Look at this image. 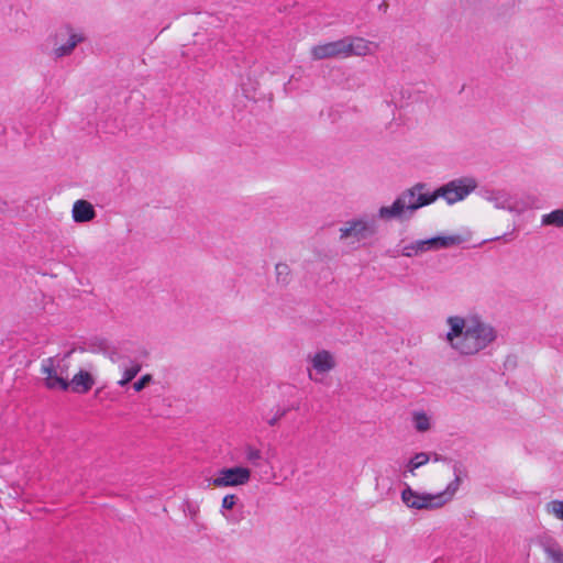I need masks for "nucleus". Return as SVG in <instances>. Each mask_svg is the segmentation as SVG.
I'll use <instances>...</instances> for the list:
<instances>
[{
	"label": "nucleus",
	"instance_id": "obj_1",
	"mask_svg": "<svg viewBox=\"0 0 563 563\" xmlns=\"http://www.w3.org/2000/svg\"><path fill=\"white\" fill-rule=\"evenodd\" d=\"M427 184L417 183L411 188L402 191L391 203V206H383L378 209V218L383 220L401 219L406 213L410 218L415 211L426 207L421 203L423 197H430L431 192H423Z\"/></svg>",
	"mask_w": 563,
	"mask_h": 563
},
{
	"label": "nucleus",
	"instance_id": "obj_2",
	"mask_svg": "<svg viewBox=\"0 0 563 563\" xmlns=\"http://www.w3.org/2000/svg\"><path fill=\"white\" fill-rule=\"evenodd\" d=\"M495 339L496 331L493 327L475 321L472 325L466 327L463 336L453 343V349L461 354L473 355L484 350Z\"/></svg>",
	"mask_w": 563,
	"mask_h": 563
},
{
	"label": "nucleus",
	"instance_id": "obj_3",
	"mask_svg": "<svg viewBox=\"0 0 563 563\" xmlns=\"http://www.w3.org/2000/svg\"><path fill=\"white\" fill-rule=\"evenodd\" d=\"M477 187L473 177H461L442 185L430 194V197L421 199L422 205H431L438 198H443L449 205L463 200Z\"/></svg>",
	"mask_w": 563,
	"mask_h": 563
},
{
	"label": "nucleus",
	"instance_id": "obj_4",
	"mask_svg": "<svg viewBox=\"0 0 563 563\" xmlns=\"http://www.w3.org/2000/svg\"><path fill=\"white\" fill-rule=\"evenodd\" d=\"M377 229L375 218L364 216L346 221L345 224L340 228V239L346 240L354 238L356 241L361 242L372 239L377 233Z\"/></svg>",
	"mask_w": 563,
	"mask_h": 563
},
{
	"label": "nucleus",
	"instance_id": "obj_5",
	"mask_svg": "<svg viewBox=\"0 0 563 563\" xmlns=\"http://www.w3.org/2000/svg\"><path fill=\"white\" fill-rule=\"evenodd\" d=\"M402 503L411 509H437L445 504L443 496H435L428 493H418L413 490L408 484H405V488L401 492Z\"/></svg>",
	"mask_w": 563,
	"mask_h": 563
},
{
	"label": "nucleus",
	"instance_id": "obj_6",
	"mask_svg": "<svg viewBox=\"0 0 563 563\" xmlns=\"http://www.w3.org/2000/svg\"><path fill=\"white\" fill-rule=\"evenodd\" d=\"M252 472L245 466L223 467L218 471L212 478V485L216 487H236L250 482Z\"/></svg>",
	"mask_w": 563,
	"mask_h": 563
},
{
	"label": "nucleus",
	"instance_id": "obj_7",
	"mask_svg": "<svg viewBox=\"0 0 563 563\" xmlns=\"http://www.w3.org/2000/svg\"><path fill=\"white\" fill-rule=\"evenodd\" d=\"M84 41L85 36L75 32L70 25L62 26L55 34V47L53 49L55 58L70 55L75 47Z\"/></svg>",
	"mask_w": 563,
	"mask_h": 563
},
{
	"label": "nucleus",
	"instance_id": "obj_8",
	"mask_svg": "<svg viewBox=\"0 0 563 563\" xmlns=\"http://www.w3.org/2000/svg\"><path fill=\"white\" fill-rule=\"evenodd\" d=\"M54 362L55 360L53 357H48L43 361L42 372L46 374L45 386L48 389H59L66 391L70 387L69 380L67 377H64L66 369L58 365V372L57 368H55Z\"/></svg>",
	"mask_w": 563,
	"mask_h": 563
},
{
	"label": "nucleus",
	"instance_id": "obj_9",
	"mask_svg": "<svg viewBox=\"0 0 563 563\" xmlns=\"http://www.w3.org/2000/svg\"><path fill=\"white\" fill-rule=\"evenodd\" d=\"M346 48H350V46L346 45V37H343L338 41L313 46L311 55L313 59L317 60L336 57L345 58L347 57Z\"/></svg>",
	"mask_w": 563,
	"mask_h": 563
},
{
	"label": "nucleus",
	"instance_id": "obj_10",
	"mask_svg": "<svg viewBox=\"0 0 563 563\" xmlns=\"http://www.w3.org/2000/svg\"><path fill=\"white\" fill-rule=\"evenodd\" d=\"M481 196L494 203V206L498 209H507L510 212H519V210L511 203L510 195L505 190H494V189H482L479 191Z\"/></svg>",
	"mask_w": 563,
	"mask_h": 563
},
{
	"label": "nucleus",
	"instance_id": "obj_11",
	"mask_svg": "<svg viewBox=\"0 0 563 563\" xmlns=\"http://www.w3.org/2000/svg\"><path fill=\"white\" fill-rule=\"evenodd\" d=\"M71 212L76 223L89 222L96 218L93 206L84 199H79L74 203Z\"/></svg>",
	"mask_w": 563,
	"mask_h": 563
},
{
	"label": "nucleus",
	"instance_id": "obj_12",
	"mask_svg": "<svg viewBox=\"0 0 563 563\" xmlns=\"http://www.w3.org/2000/svg\"><path fill=\"white\" fill-rule=\"evenodd\" d=\"M70 389L76 394H87L95 385L93 376L84 369H80L71 380Z\"/></svg>",
	"mask_w": 563,
	"mask_h": 563
},
{
	"label": "nucleus",
	"instance_id": "obj_13",
	"mask_svg": "<svg viewBox=\"0 0 563 563\" xmlns=\"http://www.w3.org/2000/svg\"><path fill=\"white\" fill-rule=\"evenodd\" d=\"M540 545L551 563H563V549L555 539L545 537L540 540Z\"/></svg>",
	"mask_w": 563,
	"mask_h": 563
},
{
	"label": "nucleus",
	"instance_id": "obj_14",
	"mask_svg": "<svg viewBox=\"0 0 563 563\" xmlns=\"http://www.w3.org/2000/svg\"><path fill=\"white\" fill-rule=\"evenodd\" d=\"M311 362L313 369H316L318 373H327L335 366L333 356L325 350L317 352L313 355Z\"/></svg>",
	"mask_w": 563,
	"mask_h": 563
},
{
	"label": "nucleus",
	"instance_id": "obj_15",
	"mask_svg": "<svg viewBox=\"0 0 563 563\" xmlns=\"http://www.w3.org/2000/svg\"><path fill=\"white\" fill-rule=\"evenodd\" d=\"M463 243V238L459 234L455 235H439L428 239V244L431 250L448 249L451 246L460 245Z\"/></svg>",
	"mask_w": 563,
	"mask_h": 563
},
{
	"label": "nucleus",
	"instance_id": "obj_16",
	"mask_svg": "<svg viewBox=\"0 0 563 563\" xmlns=\"http://www.w3.org/2000/svg\"><path fill=\"white\" fill-rule=\"evenodd\" d=\"M244 460L253 467H261L263 464H267L268 461L264 456L262 450L256 446L246 443L242 448Z\"/></svg>",
	"mask_w": 563,
	"mask_h": 563
},
{
	"label": "nucleus",
	"instance_id": "obj_17",
	"mask_svg": "<svg viewBox=\"0 0 563 563\" xmlns=\"http://www.w3.org/2000/svg\"><path fill=\"white\" fill-rule=\"evenodd\" d=\"M369 42L362 37L346 36V55L350 56H365L369 53Z\"/></svg>",
	"mask_w": 563,
	"mask_h": 563
},
{
	"label": "nucleus",
	"instance_id": "obj_18",
	"mask_svg": "<svg viewBox=\"0 0 563 563\" xmlns=\"http://www.w3.org/2000/svg\"><path fill=\"white\" fill-rule=\"evenodd\" d=\"M448 323L450 325V331L446 333V340L453 347V343H456V341L463 336L466 329L465 321L461 317H449Z\"/></svg>",
	"mask_w": 563,
	"mask_h": 563
},
{
	"label": "nucleus",
	"instance_id": "obj_19",
	"mask_svg": "<svg viewBox=\"0 0 563 563\" xmlns=\"http://www.w3.org/2000/svg\"><path fill=\"white\" fill-rule=\"evenodd\" d=\"M430 251V246L427 240H418L402 247L401 254L406 257H412L415 255Z\"/></svg>",
	"mask_w": 563,
	"mask_h": 563
},
{
	"label": "nucleus",
	"instance_id": "obj_20",
	"mask_svg": "<svg viewBox=\"0 0 563 563\" xmlns=\"http://www.w3.org/2000/svg\"><path fill=\"white\" fill-rule=\"evenodd\" d=\"M429 460H430V455L428 453H426V452L416 453L406 464V466H405L406 470H405L404 476H406L407 472L413 474L415 470L427 464L429 462Z\"/></svg>",
	"mask_w": 563,
	"mask_h": 563
},
{
	"label": "nucleus",
	"instance_id": "obj_21",
	"mask_svg": "<svg viewBox=\"0 0 563 563\" xmlns=\"http://www.w3.org/2000/svg\"><path fill=\"white\" fill-rule=\"evenodd\" d=\"M542 225H553L556 228L563 227V209H555L550 213L543 214L541 220Z\"/></svg>",
	"mask_w": 563,
	"mask_h": 563
},
{
	"label": "nucleus",
	"instance_id": "obj_22",
	"mask_svg": "<svg viewBox=\"0 0 563 563\" xmlns=\"http://www.w3.org/2000/svg\"><path fill=\"white\" fill-rule=\"evenodd\" d=\"M460 484H461V478H460L459 474L455 473V478L451 483L448 484L446 488L442 493L435 494V496H443L445 504H446L449 500L452 499L454 494L457 492Z\"/></svg>",
	"mask_w": 563,
	"mask_h": 563
},
{
	"label": "nucleus",
	"instance_id": "obj_23",
	"mask_svg": "<svg viewBox=\"0 0 563 563\" xmlns=\"http://www.w3.org/2000/svg\"><path fill=\"white\" fill-rule=\"evenodd\" d=\"M141 371V365L140 364H133L131 365L130 367L125 368L124 373H123V377L118 382V384L121 386V387H124L126 386L129 383H131L135 376L140 373Z\"/></svg>",
	"mask_w": 563,
	"mask_h": 563
},
{
	"label": "nucleus",
	"instance_id": "obj_24",
	"mask_svg": "<svg viewBox=\"0 0 563 563\" xmlns=\"http://www.w3.org/2000/svg\"><path fill=\"white\" fill-rule=\"evenodd\" d=\"M277 283L287 285L289 283L290 268L285 263H278L275 267Z\"/></svg>",
	"mask_w": 563,
	"mask_h": 563
},
{
	"label": "nucleus",
	"instance_id": "obj_25",
	"mask_svg": "<svg viewBox=\"0 0 563 563\" xmlns=\"http://www.w3.org/2000/svg\"><path fill=\"white\" fill-rule=\"evenodd\" d=\"M413 422L415 428L420 432H424L430 428L429 418L424 412H416L413 416Z\"/></svg>",
	"mask_w": 563,
	"mask_h": 563
},
{
	"label": "nucleus",
	"instance_id": "obj_26",
	"mask_svg": "<svg viewBox=\"0 0 563 563\" xmlns=\"http://www.w3.org/2000/svg\"><path fill=\"white\" fill-rule=\"evenodd\" d=\"M547 510L563 521V500H552L548 503Z\"/></svg>",
	"mask_w": 563,
	"mask_h": 563
},
{
	"label": "nucleus",
	"instance_id": "obj_27",
	"mask_svg": "<svg viewBox=\"0 0 563 563\" xmlns=\"http://www.w3.org/2000/svg\"><path fill=\"white\" fill-rule=\"evenodd\" d=\"M152 379H153L152 375H150V374L143 375L140 379H137L133 384L134 391H136V393L142 391L152 382Z\"/></svg>",
	"mask_w": 563,
	"mask_h": 563
},
{
	"label": "nucleus",
	"instance_id": "obj_28",
	"mask_svg": "<svg viewBox=\"0 0 563 563\" xmlns=\"http://www.w3.org/2000/svg\"><path fill=\"white\" fill-rule=\"evenodd\" d=\"M236 501H238L236 495H234V494L225 495L222 499L221 508L223 510H231L236 505Z\"/></svg>",
	"mask_w": 563,
	"mask_h": 563
},
{
	"label": "nucleus",
	"instance_id": "obj_29",
	"mask_svg": "<svg viewBox=\"0 0 563 563\" xmlns=\"http://www.w3.org/2000/svg\"><path fill=\"white\" fill-rule=\"evenodd\" d=\"M289 412V408L277 407L275 416L280 420Z\"/></svg>",
	"mask_w": 563,
	"mask_h": 563
},
{
	"label": "nucleus",
	"instance_id": "obj_30",
	"mask_svg": "<svg viewBox=\"0 0 563 563\" xmlns=\"http://www.w3.org/2000/svg\"><path fill=\"white\" fill-rule=\"evenodd\" d=\"M262 419L265 420L267 422V424L271 427H274L279 422V419L275 415L271 418L262 415Z\"/></svg>",
	"mask_w": 563,
	"mask_h": 563
},
{
	"label": "nucleus",
	"instance_id": "obj_31",
	"mask_svg": "<svg viewBox=\"0 0 563 563\" xmlns=\"http://www.w3.org/2000/svg\"><path fill=\"white\" fill-rule=\"evenodd\" d=\"M378 9L383 12H386L387 9H388V2L387 0H384L379 5H378Z\"/></svg>",
	"mask_w": 563,
	"mask_h": 563
},
{
	"label": "nucleus",
	"instance_id": "obj_32",
	"mask_svg": "<svg viewBox=\"0 0 563 563\" xmlns=\"http://www.w3.org/2000/svg\"><path fill=\"white\" fill-rule=\"evenodd\" d=\"M511 235H512V232L505 233V234H503V236H500V239H503L504 241H510L511 240ZM495 240H499V236L496 238Z\"/></svg>",
	"mask_w": 563,
	"mask_h": 563
},
{
	"label": "nucleus",
	"instance_id": "obj_33",
	"mask_svg": "<svg viewBox=\"0 0 563 563\" xmlns=\"http://www.w3.org/2000/svg\"><path fill=\"white\" fill-rule=\"evenodd\" d=\"M288 408H289V411H290V410H297V409H299V405H291V406H290V407H288Z\"/></svg>",
	"mask_w": 563,
	"mask_h": 563
},
{
	"label": "nucleus",
	"instance_id": "obj_34",
	"mask_svg": "<svg viewBox=\"0 0 563 563\" xmlns=\"http://www.w3.org/2000/svg\"><path fill=\"white\" fill-rule=\"evenodd\" d=\"M100 346L101 347H107V341L106 340H101L100 341Z\"/></svg>",
	"mask_w": 563,
	"mask_h": 563
},
{
	"label": "nucleus",
	"instance_id": "obj_35",
	"mask_svg": "<svg viewBox=\"0 0 563 563\" xmlns=\"http://www.w3.org/2000/svg\"><path fill=\"white\" fill-rule=\"evenodd\" d=\"M440 456L438 454H434V461H439Z\"/></svg>",
	"mask_w": 563,
	"mask_h": 563
}]
</instances>
